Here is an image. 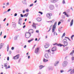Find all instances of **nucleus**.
Segmentation results:
<instances>
[{
	"label": "nucleus",
	"instance_id": "39",
	"mask_svg": "<svg viewBox=\"0 0 74 74\" xmlns=\"http://www.w3.org/2000/svg\"><path fill=\"white\" fill-rule=\"evenodd\" d=\"M20 15H21V17H22V18H23V17L24 16L23 15V14H20Z\"/></svg>",
	"mask_w": 74,
	"mask_h": 74
},
{
	"label": "nucleus",
	"instance_id": "29",
	"mask_svg": "<svg viewBox=\"0 0 74 74\" xmlns=\"http://www.w3.org/2000/svg\"><path fill=\"white\" fill-rule=\"evenodd\" d=\"M22 2L24 4H27V3H26V1H23Z\"/></svg>",
	"mask_w": 74,
	"mask_h": 74
},
{
	"label": "nucleus",
	"instance_id": "1",
	"mask_svg": "<svg viewBox=\"0 0 74 74\" xmlns=\"http://www.w3.org/2000/svg\"><path fill=\"white\" fill-rule=\"evenodd\" d=\"M31 34L30 32L26 33L25 34V37L27 38H29L30 37Z\"/></svg>",
	"mask_w": 74,
	"mask_h": 74
},
{
	"label": "nucleus",
	"instance_id": "13",
	"mask_svg": "<svg viewBox=\"0 0 74 74\" xmlns=\"http://www.w3.org/2000/svg\"><path fill=\"white\" fill-rule=\"evenodd\" d=\"M58 0H51V3H53L57 2Z\"/></svg>",
	"mask_w": 74,
	"mask_h": 74
},
{
	"label": "nucleus",
	"instance_id": "10",
	"mask_svg": "<svg viewBox=\"0 0 74 74\" xmlns=\"http://www.w3.org/2000/svg\"><path fill=\"white\" fill-rule=\"evenodd\" d=\"M68 64V62L67 61H64L62 63V64L64 65H67Z\"/></svg>",
	"mask_w": 74,
	"mask_h": 74
},
{
	"label": "nucleus",
	"instance_id": "23",
	"mask_svg": "<svg viewBox=\"0 0 74 74\" xmlns=\"http://www.w3.org/2000/svg\"><path fill=\"white\" fill-rule=\"evenodd\" d=\"M43 61L44 62H47V61H48V60H46L45 59V58H44Z\"/></svg>",
	"mask_w": 74,
	"mask_h": 74
},
{
	"label": "nucleus",
	"instance_id": "14",
	"mask_svg": "<svg viewBox=\"0 0 74 74\" xmlns=\"http://www.w3.org/2000/svg\"><path fill=\"white\" fill-rule=\"evenodd\" d=\"M29 32L31 33H33V29H30L29 30Z\"/></svg>",
	"mask_w": 74,
	"mask_h": 74
},
{
	"label": "nucleus",
	"instance_id": "33",
	"mask_svg": "<svg viewBox=\"0 0 74 74\" xmlns=\"http://www.w3.org/2000/svg\"><path fill=\"white\" fill-rule=\"evenodd\" d=\"M74 53V50L72 51L70 55H72V54H73V53Z\"/></svg>",
	"mask_w": 74,
	"mask_h": 74
},
{
	"label": "nucleus",
	"instance_id": "24",
	"mask_svg": "<svg viewBox=\"0 0 74 74\" xmlns=\"http://www.w3.org/2000/svg\"><path fill=\"white\" fill-rule=\"evenodd\" d=\"M59 63V62L57 61L55 62V64H56H56H58Z\"/></svg>",
	"mask_w": 74,
	"mask_h": 74
},
{
	"label": "nucleus",
	"instance_id": "16",
	"mask_svg": "<svg viewBox=\"0 0 74 74\" xmlns=\"http://www.w3.org/2000/svg\"><path fill=\"white\" fill-rule=\"evenodd\" d=\"M73 24V19H72L70 23V26H72Z\"/></svg>",
	"mask_w": 74,
	"mask_h": 74
},
{
	"label": "nucleus",
	"instance_id": "42",
	"mask_svg": "<svg viewBox=\"0 0 74 74\" xmlns=\"http://www.w3.org/2000/svg\"><path fill=\"white\" fill-rule=\"evenodd\" d=\"M10 11H11V9H9L7 11V12H9Z\"/></svg>",
	"mask_w": 74,
	"mask_h": 74
},
{
	"label": "nucleus",
	"instance_id": "21",
	"mask_svg": "<svg viewBox=\"0 0 74 74\" xmlns=\"http://www.w3.org/2000/svg\"><path fill=\"white\" fill-rule=\"evenodd\" d=\"M28 15H29V13H26L23 15L24 16H25V17H27V16H28Z\"/></svg>",
	"mask_w": 74,
	"mask_h": 74
},
{
	"label": "nucleus",
	"instance_id": "35",
	"mask_svg": "<svg viewBox=\"0 0 74 74\" xmlns=\"http://www.w3.org/2000/svg\"><path fill=\"white\" fill-rule=\"evenodd\" d=\"M57 45L59 47H62V45H61L60 44H59Z\"/></svg>",
	"mask_w": 74,
	"mask_h": 74
},
{
	"label": "nucleus",
	"instance_id": "58",
	"mask_svg": "<svg viewBox=\"0 0 74 74\" xmlns=\"http://www.w3.org/2000/svg\"><path fill=\"white\" fill-rule=\"evenodd\" d=\"M36 33H39V31L38 30H37L36 31Z\"/></svg>",
	"mask_w": 74,
	"mask_h": 74
},
{
	"label": "nucleus",
	"instance_id": "5",
	"mask_svg": "<svg viewBox=\"0 0 74 74\" xmlns=\"http://www.w3.org/2000/svg\"><path fill=\"white\" fill-rule=\"evenodd\" d=\"M19 55L18 54L14 57L13 59L14 60L18 59H19Z\"/></svg>",
	"mask_w": 74,
	"mask_h": 74
},
{
	"label": "nucleus",
	"instance_id": "34",
	"mask_svg": "<svg viewBox=\"0 0 74 74\" xmlns=\"http://www.w3.org/2000/svg\"><path fill=\"white\" fill-rule=\"evenodd\" d=\"M32 26L33 28H34V27H35V29H36V26L34 25H32Z\"/></svg>",
	"mask_w": 74,
	"mask_h": 74
},
{
	"label": "nucleus",
	"instance_id": "56",
	"mask_svg": "<svg viewBox=\"0 0 74 74\" xmlns=\"http://www.w3.org/2000/svg\"><path fill=\"white\" fill-rule=\"evenodd\" d=\"M12 52H11V51H9V53H10V54H11V53H12Z\"/></svg>",
	"mask_w": 74,
	"mask_h": 74
},
{
	"label": "nucleus",
	"instance_id": "12",
	"mask_svg": "<svg viewBox=\"0 0 74 74\" xmlns=\"http://www.w3.org/2000/svg\"><path fill=\"white\" fill-rule=\"evenodd\" d=\"M4 67L6 68V69H7L10 68V65H4Z\"/></svg>",
	"mask_w": 74,
	"mask_h": 74
},
{
	"label": "nucleus",
	"instance_id": "4",
	"mask_svg": "<svg viewBox=\"0 0 74 74\" xmlns=\"http://www.w3.org/2000/svg\"><path fill=\"white\" fill-rule=\"evenodd\" d=\"M22 21V18L19 17V18L18 24L21 25V23H22V22H21V21Z\"/></svg>",
	"mask_w": 74,
	"mask_h": 74
},
{
	"label": "nucleus",
	"instance_id": "15",
	"mask_svg": "<svg viewBox=\"0 0 74 74\" xmlns=\"http://www.w3.org/2000/svg\"><path fill=\"white\" fill-rule=\"evenodd\" d=\"M70 72V74H72L73 73V71H72V69H70V70H69L68 71H67V72Z\"/></svg>",
	"mask_w": 74,
	"mask_h": 74
},
{
	"label": "nucleus",
	"instance_id": "53",
	"mask_svg": "<svg viewBox=\"0 0 74 74\" xmlns=\"http://www.w3.org/2000/svg\"><path fill=\"white\" fill-rule=\"evenodd\" d=\"M53 45H57V43H56L53 44Z\"/></svg>",
	"mask_w": 74,
	"mask_h": 74
},
{
	"label": "nucleus",
	"instance_id": "61",
	"mask_svg": "<svg viewBox=\"0 0 74 74\" xmlns=\"http://www.w3.org/2000/svg\"><path fill=\"white\" fill-rule=\"evenodd\" d=\"M54 53H55V52H53L51 54V55H53V54H54Z\"/></svg>",
	"mask_w": 74,
	"mask_h": 74
},
{
	"label": "nucleus",
	"instance_id": "19",
	"mask_svg": "<svg viewBox=\"0 0 74 74\" xmlns=\"http://www.w3.org/2000/svg\"><path fill=\"white\" fill-rule=\"evenodd\" d=\"M63 42H64H64H67V39H64L63 40Z\"/></svg>",
	"mask_w": 74,
	"mask_h": 74
},
{
	"label": "nucleus",
	"instance_id": "48",
	"mask_svg": "<svg viewBox=\"0 0 74 74\" xmlns=\"http://www.w3.org/2000/svg\"><path fill=\"white\" fill-rule=\"evenodd\" d=\"M74 60V57H72V60Z\"/></svg>",
	"mask_w": 74,
	"mask_h": 74
},
{
	"label": "nucleus",
	"instance_id": "17",
	"mask_svg": "<svg viewBox=\"0 0 74 74\" xmlns=\"http://www.w3.org/2000/svg\"><path fill=\"white\" fill-rule=\"evenodd\" d=\"M3 43H1L0 44V49H1L2 48H3Z\"/></svg>",
	"mask_w": 74,
	"mask_h": 74
},
{
	"label": "nucleus",
	"instance_id": "2",
	"mask_svg": "<svg viewBox=\"0 0 74 74\" xmlns=\"http://www.w3.org/2000/svg\"><path fill=\"white\" fill-rule=\"evenodd\" d=\"M56 22H55L52 28V32H54V29H55L56 28Z\"/></svg>",
	"mask_w": 74,
	"mask_h": 74
},
{
	"label": "nucleus",
	"instance_id": "47",
	"mask_svg": "<svg viewBox=\"0 0 74 74\" xmlns=\"http://www.w3.org/2000/svg\"><path fill=\"white\" fill-rule=\"evenodd\" d=\"M7 37V36L6 35H5L3 36V38H5Z\"/></svg>",
	"mask_w": 74,
	"mask_h": 74
},
{
	"label": "nucleus",
	"instance_id": "64",
	"mask_svg": "<svg viewBox=\"0 0 74 74\" xmlns=\"http://www.w3.org/2000/svg\"><path fill=\"white\" fill-rule=\"evenodd\" d=\"M30 56H29L28 57V59H30Z\"/></svg>",
	"mask_w": 74,
	"mask_h": 74
},
{
	"label": "nucleus",
	"instance_id": "38",
	"mask_svg": "<svg viewBox=\"0 0 74 74\" xmlns=\"http://www.w3.org/2000/svg\"><path fill=\"white\" fill-rule=\"evenodd\" d=\"M63 14H64L65 15H67V13H66V12H63Z\"/></svg>",
	"mask_w": 74,
	"mask_h": 74
},
{
	"label": "nucleus",
	"instance_id": "46",
	"mask_svg": "<svg viewBox=\"0 0 74 74\" xmlns=\"http://www.w3.org/2000/svg\"><path fill=\"white\" fill-rule=\"evenodd\" d=\"M62 3L63 4H64L65 3V1L64 0H63L62 1Z\"/></svg>",
	"mask_w": 74,
	"mask_h": 74
},
{
	"label": "nucleus",
	"instance_id": "40",
	"mask_svg": "<svg viewBox=\"0 0 74 74\" xmlns=\"http://www.w3.org/2000/svg\"><path fill=\"white\" fill-rule=\"evenodd\" d=\"M33 5V3H32L30 5L29 7H32Z\"/></svg>",
	"mask_w": 74,
	"mask_h": 74
},
{
	"label": "nucleus",
	"instance_id": "11",
	"mask_svg": "<svg viewBox=\"0 0 74 74\" xmlns=\"http://www.w3.org/2000/svg\"><path fill=\"white\" fill-rule=\"evenodd\" d=\"M36 19L38 22H40L42 20V19L40 17H38Z\"/></svg>",
	"mask_w": 74,
	"mask_h": 74
},
{
	"label": "nucleus",
	"instance_id": "44",
	"mask_svg": "<svg viewBox=\"0 0 74 74\" xmlns=\"http://www.w3.org/2000/svg\"><path fill=\"white\" fill-rule=\"evenodd\" d=\"M7 11H5L3 13V14H5L6 13H7Z\"/></svg>",
	"mask_w": 74,
	"mask_h": 74
},
{
	"label": "nucleus",
	"instance_id": "37",
	"mask_svg": "<svg viewBox=\"0 0 74 74\" xmlns=\"http://www.w3.org/2000/svg\"><path fill=\"white\" fill-rule=\"evenodd\" d=\"M61 30H62V29H61V28H59L58 29V32H60V31H61Z\"/></svg>",
	"mask_w": 74,
	"mask_h": 74
},
{
	"label": "nucleus",
	"instance_id": "57",
	"mask_svg": "<svg viewBox=\"0 0 74 74\" xmlns=\"http://www.w3.org/2000/svg\"><path fill=\"white\" fill-rule=\"evenodd\" d=\"M63 72H64V71H63V70H61L60 71V73H63Z\"/></svg>",
	"mask_w": 74,
	"mask_h": 74
},
{
	"label": "nucleus",
	"instance_id": "31",
	"mask_svg": "<svg viewBox=\"0 0 74 74\" xmlns=\"http://www.w3.org/2000/svg\"><path fill=\"white\" fill-rule=\"evenodd\" d=\"M55 31V29H54V32H52V33H54L53 34L54 36H55V34H56V32H55V31Z\"/></svg>",
	"mask_w": 74,
	"mask_h": 74
},
{
	"label": "nucleus",
	"instance_id": "30",
	"mask_svg": "<svg viewBox=\"0 0 74 74\" xmlns=\"http://www.w3.org/2000/svg\"><path fill=\"white\" fill-rule=\"evenodd\" d=\"M46 52H47V53H51V51H50V49L47 50Z\"/></svg>",
	"mask_w": 74,
	"mask_h": 74
},
{
	"label": "nucleus",
	"instance_id": "28",
	"mask_svg": "<svg viewBox=\"0 0 74 74\" xmlns=\"http://www.w3.org/2000/svg\"><path fill=\"white\" fill-rule=\"evenodd\" d=\"M52 25H51L50 26V28H49V31H48V32H49V31H50V30H51V29H52Z\"/></svg>",
	"mask_w": 74,
	"mask_h": 74
},
{
	"label": "nucleus",
	"instance_id": "9",
	"mask_svg": "<svg viewBox=\"0 0 74 74\" xmlns=\"http://www.w3.org/2000/svg\"><path fill=\"white\" fill-rule=\"evenodd\" d=\"M49 8L51 10H52L54 9V6L53 5H50L49 6Z\"/></svg>",
	"mask_w": 74,
	"mask_h": 74
},
{
	"label": "nucleus",
	"instance_id": "59",
	"mask_svg": "<svg viewBox=\"0 0 74 74\" xmlns=\"http://www.w3.org/2000/svg\"><path fill=\"white\" fill-rule=\"evenodd\" d=\"M7 5H9V2H8L7 3H6Z\"/></svg>",
	"mask_w": 74,
	"mask_h": 74
},
{
	"label": "nucleus",
	"instance_id": "27",
	"mask_svg": "<svg viewBox=\"0 0 74 74\" xmlns=\"http://www.w3.org/2000/svg\"><path fill=\"white\" fill-rule=\"evenodd\" d=\"M18 36H16L14 38V39L15 40H16V39L18 38Z\"/></svg>",
	"mask_w": 74,
	"mask_h": 74
},
{
	"label": "nucleus",
	"instance_id": "18",
	"mask_svg": "<svg viewBox=\"0 0 74 74\" xmlns=\"http://www.w3.org/2000/svg\"><path fill=\"white\" fill-rule=\"evenodd\" d=\"M49 45H44L45 48H48V47H49Z\"/></svg>",
	"mask_w": 74,
	"mask_h": 74
},
{
	"label": "nucleus",
	"instance_id": "3",
	"mask_svg": "<svg viewBox=\"0 0 74 74\" xmlns=\"http://www.w3.org/2000/svg\"><path fill=\"white\" fill-rule=\"evenodd\" d=\"M52 15V14L51 13H48L46 14L47 16L49 19H51V16Z\"/></svg>",
	"mask_w": 74,
	"mask_h": 74
},
{
	"label": "nucleus",
	"instance_id": "49",
	"mask_svg": "<svg viewBox=\"0 0 74 74\" xmlns=\"http://www.w3.org/2000/svg\"><path fill=\"white\" fill-rule=\"evenodd\" d=\"M26 12H29V9H27L26 10Z\"/></svg>",
	"mask_w": 74,
	"mask_h": 74
},
{
	"label": "nucleus",
	"instance_id": "54",
	"mask_svg": "<svg viewBox=\"0 0 74 74\" xmlns=\"http://www.w3.org/2000/svg\"><path fill=\"white\" fill-rule=\"evenodd\" d=\"M9 59H10V58H9V57H8L7 58V60H9Z\"/></svg>",
	"mask_w": 74,
	"mask_h": 74
},
{
	"label": "nucleus",
	"instance_id": "50",
	"mask_svg": "<svg viewBox=\"0 0 74 74\" xmlns=\"http://www.w3.org/2000/svg\"><path fill=\"white\" fill-rule=\"evenodd\" d=\"M60 21H61V22H62V23H63V22H64V21L63 19L61 20H60Z\"/></svg>",
	"mask_w": 74,
	"mask_h": 74
},
{
	"label": "nucleus",
	"instance_id": "8",
	"mask_svg": "<svg viewBox=\"0 0 74 74\" xmlns=\"http://www.w3.org/2000/svg\"><path fill=\"white\" fill-rule=\"evenodd\" d=\"M57 49V47H54L51 49V51L53 52V51H56Z\"/></svg>",
	"mask_w": 74,
	"mask_h": 74
},
{
	"label": "nucleus",
	"instance_id": "60",
	"mask_svg": "<svg viewBox=\"0 0 74 74\" xmlns=\"http://www.w3.org/2000/svg\"><path fill=\"white\" fill-rule=\"evenodd\" d=\"M37 0H36L35 1H34V3H36L37 2Z\"/></svg>",
	"mask_w": 74,
	"mask_h": 74
},
{
	"label": "nucleus",
	"instance_id": "20",
	"mask_svg": "<svg viewBox=\"0 0 74 74\" xmlns=\"http://www.w3.org/2000/svg\"><path fill=\"white\" fill-rule=\"evenodd\" d=\"M33 40H34V39L33 38V39H30V40H28V42H29V43H30V42H31V41H33Z\"/></svg>",
	"mask_w": 74,
	"mask_h": 74
},
{
	"label": "nucleus",
	"instance_id": "63",
	"mask_svg": "<svg viewBox=\"0 0 74 74\" xmlns=\"http://www.w3.org/2000/svg\"><path fill=\"white\" fill-rule=\"evenodd\" d=\"M73 37H74V35H73L71 37V38H73Z\"/></svg>",
	"mask_w": 74,
	"mask_h": 74
},
{
	"label": "nucleus",
	"instance_id": "7",
	"mask_svg": "<svg viewBox=\"0 0 74 74\" xmlns=\"http://www.w3.org/2000/svg\"><path fill=\"white\" fill-rule=\"evenodd\" d=\"M39 51V49L38 48H36L35 49V52L36 54H38V51Z\"/></svg>",
	"mask_w": 74,
	"mask_h": 74
},
{
	"label": "nucleus",
	"instance_id": "62",
	"mask_svg": "<svg viewBox=\"0 0 74 74\" xmlns=\"http://www.w3.org/2000/svg\"><path fill=\"white\" fill-rule=\"evenodd\" d=\"M23 13H25V10H24L23 11Z\"/></svg>",
	"mask_w": 74,
	"mask_h": 74
},
{
	"label": "nucleus",
	"instance_id": "32",
	"mask_svg": "<svg viewBox=\"0 0 74 74\" xmlns=\"http://www.w3.org/2000/svg\"><path fill=\"white\" fill-rule=\"evenodd\" d=\"M13 26L14 27H16V23H14V24H13Z\"/></svg>",
	"mask_w": 74,
	"mask_h": 74
},
{
	"label": "nucleus",
	"instance_id": "41",
	"mask_svg": "<svg viewBox=\"0 0 74 74\" xmlns=\"http://www.w3.org/2000/svg\"><path fill=\"white\" fill-rule=\"evenodd\" d=\"M60 23H61V22L60 21H59L58 23V25H59L60 24Z\"/></svg>",
	"mask_w": 74,
	"mask_h": 74
},
{
	"label": "nucleus",
	"instance_id": "6",
	"mask_svg": "<svg viewBox=\"0 0 74 74\" xmlns=\"http://www.w3.org/2000/svg\"><path fill=\"white\" fill-rule=\"evenodd\" d=\"M45 57L46 58V59H49V56L48 55V53H46L45 55Z\"/></svg>",
	"mask_w": 74,
	"mask_h": 74
},
{
	"label": "nucleus",
	"instance_id": "36",
	"mask_svg": "<svg viewBox=\"0 0 74 74\" xmlns=\"http://www.w3.org/2000/svg\"><path fill=\"white\" fill-rule=\"evenodd\" d=\"M65 33H64L62 35V37H64V36H65Z\"/></svg>",
	"mask_w": 74,
	"mask_h": 74
},
{
	"label": "nucleus",
	"instance_id": "52",
	"mask_svg": "<svg viewBox=\"0 0 74 74\" xmlns=\"http://www.w3.org/2000/svg\"><path fill=\"white\" fill-rule=\"evenodd\" d=\"M17 16V13H15L14 15V16Z\"/></svg>",
	"mask_w": 74,
	"mask_h": 74
},
{
	"label": "nucleus",
	"instance_id": "26",
	"mask_svg": "<svg viewBox=\"0 0 74 74\" xmlns=\"http://www.w3.org/2000/svg\"><path fill=\"white\" fill-rule=\"evenodd\" d=\"M39 67H40V70H41V69H42V68H43V66L42 65H40L39 66Z\"/></svg>",
	"mask_w": 74,
	"mask_h": 74
},
{
	"label": "nucleus",
	"instance_id": "45",
	"mask_svg": "<svg viewBox=\"0 0 74 74\" xmlns=\"http://www.w3.org/2000/svg\"><path fill=\"white\" fill-rule=\"evenodd\" d=\"M8 49H9V47L8 46L7 47V51L8 52Z\"/></svg>",
	"mask_w": 74,
	"mask_h": 74
},
{
	"label": "nucleus",
	"instance_id": "55",
	"mask_svg": "<svg viewBox=\"0 0 74 74\" xmlns=\"http://www.w3.org/2000/svg\"><path fill=\"white\" fill-rule=\"evenodd\" d=\"M70 20H71V19H70V18L68 20V22H70Z\"/></svg>",
	"mask_w": 74,
	"mask_h": 74
},
{
	"label": "nucleus",
	"instance_id": "51",
	"mask_svg": "<svg viewBox=\"0 0 74 74\" xmlns=\"http://www.w3.org/2000/svg\"><path fill=\"white\" fill-rule=\"evenodd\" d=\"M11 49L12 50H14V47H12L11 48Z\"/></svg>",
	"mask_w": 74,
	"mask_h": 74
},
{
	"label": "nucleus",
	"instance_id": "43",
	"mask_svg": "<svg viewBox=\"0 0 74 74\" xmlns=\"http://www.w3.org/2000/svg\"><path fill=\"white\" fill-rule=\"evenodd\" d=\"M38 13H40V14L41 15H42V12H41L40 11Z\"/></svg>",
	"mask_w": 74,
	"mask_h": 74
},
{
	"label": "nucleus",
	"instance_id": "25",
	"mask_svg": "<svg viewBox=\"0 0 74 74\" xmlns=\"http://www.w3.org/2000/svg\"><path fill=\"white\" fill-rule=\"evenodd\" d=\"M64 43V45H65V46H67V45H68V42H65Z\"/></svg>",
	"mask_w": 74,
	"mask_h": 74
},
{
	"label": "nucleus",
	"instance_id": "22",
	"mask_svg": "<svg viewBox=\"0 0 74 74\" xmlns=\"http://www.w3.org/2000/svg\"><path fill=\"white\" fill-rule=\"evenodd\" d=\"M49 70H53V68L51 67H49Z\"/></svg>",
	"mask_w": 74,
	"mask_h": 74
}]
</instances>
